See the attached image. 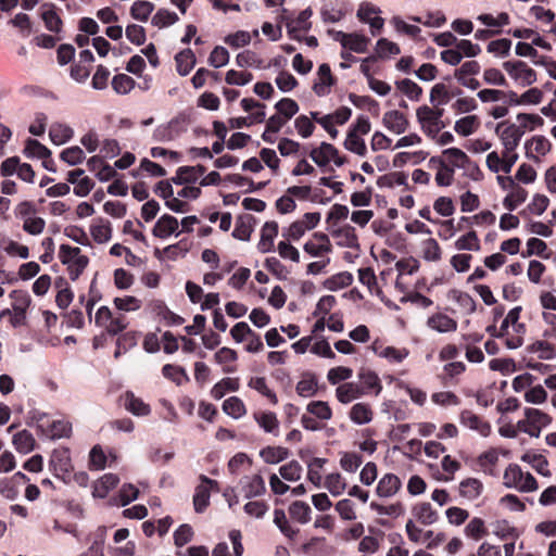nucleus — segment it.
Returning <instances> with one entry per match:
<instances>
[{
	"mask_svg": "<svg viewBox=\"0 0 556 556\" xmlns=\"http://www.w3.org/2000/svg\"><path fill=\"white\" fill-rule=\"evenodd\" d=\"M112 88L118 94L129 93L136 86L134 78L126 74H116L112 79Z\"/></svg>",
	"mask_w": 556,
	"mask_h": 556,
	"instance_id": "5fc2aeb1",
	"label": "nucleus"
},
{
	"mask_svg": "<svg viewBox=\"0 0 556 556\" xmlns=\"http://www.w3.org/2000/svg\"><path fill=\"white\" fill-rule=\"evenodd\" d=\"M254 419L258 426L267 433L278 435L279 422L277 416L273 412L255 413Z\"/></svg>",
	"mask_w": 556,
	"mask_h": 556,
	"instance_id": "7c9ffc66",
	"label": "nucleus"
},
{
	"mask_svg": "<svg viewBox=\"0 0 556 556\" xmlns=\"http://www.w3.org/2000/svg\"><path fill=\"white\" fill-rule=\"evenodd\" d=\"M427 325L440 333L452 332L457 329V321L442 313L430 316Z\"/></svg>",
	"mask_w": 556,
	"mask_h": 556,
	"instance_id": "6ab92c4d",
	"label": "nucleus"
},
{
	"mask_svg": "<svg viewBox=\"0 0 556 556\" xmlns=\"http://www.w3.org/2000/svg\"><path fill=\"white\" fill-rule=\"evenodd\" d=\"M311 159L318 167H326L337 156V148L328 142H321L319 148H314L309 153Z\"/></svg>",
	"mask_w": 556,
	"mask_h": 556,
	"instance_id": "f3484780",
	"label": "nucleus"
},
{
	"mask_svg": "<svg viewBox=\"0 0 556 556\" xmlns=\"http://www.w3.org/2000/svg\"><path fill=\"white\" fill-rule=\"evenodd\" d=\"M74 136V130L62 123H54L50 126L49 138L55 146H62L68 142Z\"/></svg>",
	"mask_w": 556,
	"mask_h": 556,
	"instance_id": "5701e85b",
	"label": "nucleus"
},
{
	"mask_svg": "<svg viewBox=\"0 0 556 556\" xmlns=\"http://www.w3.org/2000/svg\"><path fill=\"white\" fill-rule=\"evenodd\" d=\"M464 532L467 538L478 541L488 533V530L485 528L484 520L475 517L467 523V526L464 529Z\"/></svg>",
	"mask_w": 556,
	"mask_h": 556,
	"instance_id": "6e6d98bb",
	"label": "nucleus"
},
{
	"mask_svg": "<svg viewBox=\"0 0 556 556\" xmlns=\"http://www.w3.org/2000/svg\"><path fill=\"white\" fill-rule=\"evenodd\" d=\"M236 64L239 67L264 68L263 60L252 50H244L238 53Z\"/></svg>",
	"mask_w": 556,
	"mask_h": 556,
	"instance_id": "8fccbe9b",
	"label": "nucleus"
},
{
	"mask_svg": "<svg viewBox=\"0 0 556 556\" xmlns=\"http://www.w3.org/2000/svg\"><path fill=\"white\" fill-rule=\"evenodd\" d=\"M478 125L479 117L477 115H467L455 122L454 130L463 137H468L475 132Z\"/></svg>",
	"mask_w": 556,
	"mask_h": 556,
	"instance_id": "a18cd8bd",
	"label": "nucleus"
},
{
	"mask_svg": "<svg viewBox=\"0 0 556 556\" xmlns=\"http://www.w3.org/2000/svg\"><path fill=\"white\" fill-rule=\"evenodd\" d=\"M137 345V336L134 331L124 332L116 340L114 357L118 358L123 353Z\"/></svg>",
	"mask_w": 556,
	"mask_h": 556,
	"instance_id": "4d7b16f0",
	"label": "nucleus"
},
{
	"mask_svg": "<svg viewBox=\"0 0 556 556\" xmlns=\"http://www.w3.org/2000/svg\"><path fill=\"white\" fill-rule=\"evenodd\" d=\"M412 514L417 521L425 526L433 525L439 519L438 513L428 502L415 505L412 509Z\"/></svg>",
	"mask_w": 556,
	"mask_h": 556,
	"instance_id": "4be33fe9",
	"label": "nucleus"
},
{
	"mask_svg": "<svg viewBox=\"0 0 556 556\" xmlns=\"http://www.w3.org/2000/svg\"><path fill=\"white\" fill-rule=\"evenodd\" d=\"M331 235L338 238V245L359 250L358 237L355 228L349 224L331 230Z\"/></svg>",
	"mask_w": 556,
	"mask_h": 556,
	"instance_id": "ddd939ff",
	"label": "nucleus"
},
{
	"mask_svg": "<svg viewBox=\"0 0 556 556\" xmlns=\"http://www.w3.org/2000/svg\"><path fill=\"white\" fill-rule=\"evenodd\" d=\"M154 10V4L147 0H137L130 8V16L140 22H147Z\"/></svg>",
	"mask_w": 556,
	"mask_h": 556,
	"instance_id": "c03bdc74",
	"label": "nucleus"
},
{
	"mask_svg": "<svg viewBox=\"0 0 556 556\" xmlns=\"http://www.w3.org/2000/svg\"><path fill=\"white\" fill-rule=\"evenodd\" d=\"M124 406L132 415L139 417L148 416L151 413L150 405L144 403L140 397H137L131 391L125 392Z\"/></svg>",
	"mask_w": 556,
	"mask_h": 556,
	"instance_id": "a211bd4d",
	"label": "nucleus"
},
{
	"mask_svg": "<svg viewBox=\"0 0 556 556\" xmlns=\"http://www.w3.org/2000/svg\"><path fill=\"white\" fill-rule=\"evenodd\" d=\"M162 374L165 378L172 380L177 386H181L184 382L189 381V377L181 366L166 364L162 368Z\"/></svg>",
	"mask_w": 556,
	"mask_h": 556,
	"instance_id": "09e8293b",
	"label": "nucleus"
},
{
	"mask_svg": "<svg viewBox=\"0 0 556 556\" xmlns=\"http://www.w3.org/2000/svg\"><path fill=\"white\" fill-rule=\"evenodd\" d=\"M317 75L320 80L315 81L312 89L317 97H326L330 93V88L337 84V78L332 75L328 63H321L318 66Z\"/></svg>",
	"mask_w": 556,
	"mask_h": 556,
	"instance_id": "39448f33",
	"label": "nucleus"
},
{
	"mask_svg": "<svg viewBox=\"0 0 556 556\" xmlns=\"http://www.w3.org/2000/svg\"><path fill=\"white\" fill-rule=\"evenodd\" d=\"M357 376L362 383L361 392L363 394L374 391L375 395H379L382 390V386L379 376L375 371L362 368Z\"/></svg>",
	"mask_w": 556,
	"mask_h": 556,
	"instance_id": "4468645a",
	"label": "nucleus"
},
{
	"mask_svg": "<svg viewBox=\"0 0 556 556\" xmlns=\"http://www.w3.org/2000/svg\"><path fill=\"white\" fill-rule=\"evenodd\" d=\"M460 424L470 430L479 432L486 438L491 434V425L469 409H464L459 415Z\"/></svg>",
	"mask_w": 556,
	"mask_h": 556,
	"instance_id": "0eeeda50",
	"label": "nucleus"
},
{
	"mask_svg": "<svg viewBox=\"0 0 556 556\" xmlns=\"http://www.w3.org/2000/svg\"><path fill=\"white\" fill-rule=\"evenodd\" d=\"M503 68L522 87L531 86L536 81L535 71L523 61H506L503 63Z\"/></svg>",
	"mask_w": 556,
	"mask_h": 556,
	"instance_id": "7ed1b4c3",
	"label": "nucleus"
},
{
	"mask_svg": "<svg viewBox=\"0 0 556 556\" xmlns=\"http://www.w3.org/2000/svg\"><path fill=\"white\" fill-rule=\"evenodd\" d=\"M256 225V218L251 214H241L237 217L231 236L241 241H249Z\"/></svg>",
	"mask_w": 556,
	"mask_h": 556,
	"instance_id": "9d476101",
	"label": "nucleus"
},
{
	"mask_svg": "<svg viewBox=\"0 0 556 556\" xmlns=\"http://www.w3.org/2000/svg\"><path fill=\"white\" fill-rule=\"evenodd\" d=\"M526 350L531 354L540 352L539 358L544 361H551L556 356L555 346L552 343L543 340L533 342L532 344L528 345Z\"/></svg>",
	"mask_w": 556,
	"mask_h": 556,
	"instance_id": "79ce46f5",
	"label": "nucleus"
},
{
	"mask_svg": "<svg viewBox=\"0 0 556 556\" xmlns=\"http://www.w3.org/2000/svg\"><path fill=\"white\" fill-rule=\"evenodd\" d=\"M248 386L263 396L267 397L273 404L278 403V397L276 393L267 387L266 379L264 377H253L250 379Z\"/></svg>",
	"mask_w": 556,
	"mask_h": 556,
	"instance_id": "e2e57ef3",
	"label": "nucleus"
},
{
	"mask_svg": "<svg viewBox=\"0 0 556 556\" xmlns=\"http://www.w3.org/2000/svg\"><path fill=\"white\" fill-rule=\"evenodd\" d=\"M90 235L97 243H105L112 238L111 223L103 218H97L90 226Z\"/></svg>",
	"mask_w": 556,
	"mask_h": 556,
	"instance_id": "412c9836",
	"label": "nucleus"
},
{
	"mask_svg": "<svg viewBox=\"0 0 556 556\" xmlns=\"http://www.w3.org/2000/svg\"><path fill=\"white\" fill-rule=\"evenodd\" d=\"M139 496V490L131 483H125L118 491L117 497L114 498V504L125 507L131 502L136 501Z\"/></svg>",
	"mask_w": 556,
	"mask_h": 556,
	"instance_id": "37998d69",
	"label": "nucleus"
},
{
	"mask_svg": "<svg viewBox=\"0 0 556 556\" xmlns=\"http://www.w3.org/2000/svg\"><path fill=\"white\" fill-rule=\"evenodd\" d=\"M521 460L530 464L539 475L543 477L551 476V471L547 469L548 460L545 456L527 452L521 456Z\"/></svg>",
	"mask_w": 556,
	"mask_h": 556,
	"instance_id": "473e14b6",
	"label": "nucleus"
},
{
	"mask_svg": "<svg viewBox=\"0 0 556 556\" xmlns=\"http://www.w3.org/2000/svg\"><path fill=\"white\" fill-rule=\"evenodd\" d=\"M72 432V426L64 420H48L41 435L51 440L68 438Z\"/></svg>",
	"mask_w": 556,
	"mask_h": 556,
	"instance_id": "dca6fc26",
	"label": "nucleus"
},
{
	"mask_svg": "<svg viewBox=\"0 0 556 556\" xmlns=\"http://www.w3.org/2000/svg\"><path fill=\"white\" fill-rule=\"evenodd\" d=\"M201 484H199L193 494V507L194 511L202 514L210 505L211 491H218V482L208 478L205 475L199 477Z\"/></svg>",
	"mask_w": 556,
	"mask_h": 556,
	"instance_id": "f03ea898",
	"label": "nucleus"
},
{
	"mask_svg": "<svg viewBox=\"0 0 556 556\" xmlns=\"http://www.w3.org/2000/svg\"><path fill=\"white\" fill-rule=\"evenodd\" d=\"M337 399L342 404H348L355 399H358L363 393L361 388L352 382L343 383L336 390Z\"/></svg>",
	"mask_w": 556,
	"mask_h": 556,
	"instance_id": "58836bf2",
	"label": "nucleus"
},
{
	"mask_svg": "<svg viewBox=\"0 0 556 556\" xmlns=\"http://www.w3.org/2000/svg\"><path fill=\"white\" fill-rule=\"evenodd\" d=\"M370 39L365 35L354 31L350 33L348 41L343 43V49L354 53H365L368 50Z\"/></svg>",
	"mask_w": 556,
	"mask_h": 556,
	"instance_id": "c756f323",
	"label": "nucleus"
},
{
	"mask_svg": "<svg viewBox=\"0 0 556 556\" xmlns=\"http://www.w3.org/2000/svg\"><path fill=\"white\" fill-rule=\"evenodd\" d=\"M178 226L179 223L175 216L164 214L155 223L152 229V235L160 239H166L172 235L177 237L181 233V231L178 230Z\"/></svg>",
	"mask_w": 556,
	"mask_h": 556,
	"instance_id": "423d86ee",
	"label": "nucleus"
},
{
	"mask_svg": "<svg viewBox=\"0 0 556 556\" xmlns=\"http://www.w3.org/2000/svg\"><path fill=\"white\" fill-rule=\"evenodd\" d=\"M525 416L530 426L547 427L553 420L548 414L531 407L525 408Z\"/></svg>",
	"mask_w": 556,
	"mask_h": 556,
	"instance_id": "680f3d73",
	"label": "nucleus"
},
{
	"mask_svg": "<svg viewBox=\"0 0 556 556\" xmlns=\"http://www.w3.org/2000/svg\"><path fill=\"white\" fill-rule=\"evenodd\" d=\"M289 450L282 446H266L260 451V456L266 464H278L289 457Z\"/></svg>",
	"mask_w": 556,
	"mask_h": 556,
	"instance_id": "cd10ccee",
	"label": "nucleus"
},
{
	"mask_svg": "<svg viewBox=\"0 0 556 556\" xmlns=\"http://www.w3.org/2000/svg\"><path fill=\"white\" fill-rule=\"evenodd\" d=\"M344 148L359 156H366L367 147L365 140L361 138L358 135L352 134L348 131L346 138L344 140Z\"/></svg>",
	"mask_w": 556,
	"mask_h": 556,
	"instance_id": "13d9d810",
	"label": "nucleus"
},
{
	"mask_svg": "<svg viewBox=\"0 0 556 556\" xmlns=\"http://www.w3.org/2000/svg\"><path fill=\"white\" fill-rule=\"evenodd\" d=\"M301 552L306 556H326V539L314 536L301 546Z\"/></svg>",
	"mask_w": 556,
	"mask_h": 556,
	"instance_id": "e433bc0d",
	"label": "nucleus"
},
{
	"mask_svg": "<svg viewBox=\"0 0 556 556\" xmlns=\"http://www.w3.org/2000/svg\"><path fill=\"white\" fill-rule=\"evenodd\" d=\"M279 226L275 220L266 222L261 230V239L257 243V250L261 253L274 251V240L278 235Z\"/></svg>",
	"mask_w": 556,
	"mask_h": 556,
	"instance_id": "9b49d317",
	"label": "nucleus"
},
{
	"mask_svg": "<svg viewBox=\"0 0 556 556\" xmlns=\"http://www.w3.org/2000/svg\"><path fill=\"white\" fill-rule=\"evenodd\" d=\"M451 100V93L443 83L435 84L430 91V102L435 105H444Z\"/></svg>",
	"mask_w": 556,
	"mask_h": 556,
	"instance_id": "774afa93",
	"label": "nucleus"
},
{
	"mask_svg": "<svg viewBox=\"0 0 556 556\" xmlns=\"http://www.w3.org/2000/svg\"><path fill=\"white\" fill-rule=\"evenodd\" d=\"M296 393L302 397H311L317 393V378L313 372H304L296 384Z\"/></svg>",
	"mask_w": 556,
	"mask_h": 556,
	"instance_id": "c85d7f7f",
	"label": "nucleus"
},
{
	"mask_svg": "<svg viewBox=\"0 0 556 556\" xmlns=\"http://www.w3.org/2000/svg\"><path fill=\"white\" fill-rule=\"evenodd\" d=\"M399 90H401L409 100L419 101L422 96V88L409 78H403L395 81Z\"/></svg>",
	"mask_w": 556,
	"mask_h": 556,
	"instance_id": "a19ab883",
	"label": "nucleus"
},
{
	"mask_svg": "<svg viewBox=\"0 0 556 556\" xmlns=\"http://www.w3.org/2000/svg\"><path fill=\"white\" fill-rule=\"evenodd\" d=\"M455 248L459 251H479L480 241L475 230L468 231L455 241Z\"/></svg>",
	"mask_w": 556,
	"mask_h": 556,
	"instance_id": "3c124183",
	"label": "nucleus"
},
{
	"mask_svg": "<svg viewBox=\"0 0 556 556\" xmlns=\"http://www.w3.org/2000/svg\"><path fill=\"white\" fill-rule=\"evenodd\" d=\"M402 486L401 479L394 473H386L378 481L376 494L379 497L388 498L395 495Z\"/></svg>",
	"mask_w": 556,
	"mask_h": 556,
	"instance_id": "f8f14e48",
	"label": "nucleus"
},
{
	"mask_svg": "<svg viewBox=\"0 0 556 556\" xmlns=\"http://www.w3.org/2000/svg\"><path fill=\"white\" fill-rule=\"evenodd\" d=\"M60 159L70 166H75L85 160V153L78 146H73L64 149L60 153Z\"/></svg>",
	"mask_w": 556,
	"mask_h": 556,
	"instance_id": "69168bd1",
	"label": "nucleus"
},
{
	"mask_svg": "<svg viewBox=\"0 0 556 556\" xmlns=\"http://www.w3.org/2000/svg\"><path fill=\"white\" fill-rule=\"evenodd\" d=\"M119 482V478L115 473H105L98 482L94 490V495L101 498L105 497L108 493L114 489Z\"/></svg>",
	"mask_w": 556,
	"mask_h": 556,
	"instance_id": "603ef678",
	"label": "nucleus"
},
{
	"mask_svg": "<svg viewBox=\"0 0 556 556\" xmlns=\"http://www.w3.org/2000/svg\"><path fill=\"white\" fill-rule=\"evenodd\" d=\"M382 123L389 131L396 135L404 134L409 126L406 116L397 110L386 112L382 117Z\"/></svg>",
	"mask_w": 556,
	"mask_h": 556,
	"instance_id": "1a4fd4ad",
	"label": "nucleus"
},
{
	"mask_svg": "<svg viewBox=\"0 0 556 556\" xmlns=\"http://www.w3.org/2000/svg\"><path fill=\"white\" fill-rule=\"evenodd\" d=\"M12 443L15 450L22 454L30 453L35 447V439L28 430L18 431L13 435Z\"/></svg>",
	"mask_w": 556,
	"mask_h": 556,
	"instance_id": "2f4dec72",
	"label": "nucleus"
},
{
	"mask_svg": "<svg viewBox=\"0 0 556 556\" xmlns=\"http://www.w3.org/2000/svg\"><path fill=\"white\" fill-rule=\"evenodd\" d=\"M447 298L455 301L460 307L465 308L467 311V314L475 313L477 308L476 301L467 292H463L457 289H452L448 291Z\"/></svg>",
	"mask_w": 556,
	"mask_h": 556,
	"instance_id": "ea45409f",
	"label": "nucleus"
},
{
	"mask_svg": "<svg viewBox=\"0 0 556 556\" xmlns=\"http://www.w3.org/2000/svg\"><path fill=\"white\" fill-rule=\"evenodd\" d=\"M375 51L380 59H386L389 55H397L401 53L400 46L387 38H380L377 40Z\"/></svg>",
	"mask_w": 556,
	"mask_h": 556,
	"instance_id": "0e129e2a",
	"label": "nucleus"
},
{
	"mask_svg": "<svg viewBox=\"0 0 556 556\" xmlns=\"http://www.w3.org/2000/svg\"><path fill=\"white\" fill-rule=\"evenodd\" d=\"M12 299V311L18 313H26L31 303V298L26 290H13L9 294Z\"/></svg>",
	"mask_w": 556,
	"mask_h": 556,
	"instance_id": "49530a36",
	"label": "nucleus"
},
{
	"mask_svg": "<svg viewBox=\"0 0 556 556\" xmlns=\"http://www.w3.org/2000/svg\"><path fill=\"white\" fill-rule=\"evenodd\" d=\"M41 18L46 28L52 33H60L62 30L63 22L56 13V7L53 3L46 2L41 5Z\"/></svg>",
	"mask_w": 556,
	"mask_h": 556,
	"instance_id": "2eb2a0df",
	"label": "nucleus"
},
{
	"mask_svg": "<svg viewBox=\"0 0 556 556\" xmlns=\"http://www.w3.org/2000/svg\"><path fill=\"white\" fill-rule=\"evenodd\" d=\"M178 15L167 9H159L152 17V25L159 28H164L174 25L178 22Z\"/></svg>",
	"mask_w": 556,
	"mask_h": 556,
	"instance_id": "864d4df0",
	"label": "nucleus"
},
{
	"mask_svg": "<svg viewBox=\"0 0 556 556\" xmlns=\"http://www.w3.org/2000/svg\"><path fill=\"white\" fill-rule=\"evenodd\" d=\"M176 70L180 76H187L197 63L195 54L190 48L179 51L175 55Z\"/></svg>",
	"mask_w": 556,
	"mask_h": 556,
	"instance_id": "aec40b11",
	"label": "nucleus"
},
{
	"mask_svg": "<svg viewBox=\"0 0 556 556\" xmlns=\"http://www.w3.org/2000/svg\"><path fill=\"white\" fill-rule=\"evenodd\" d=\"M517 121L520 123L519 125L500 122L495 126V134L500 137L507 153L518 148L526 130H534L544 124V119L540 115L531 113H518Z\"/></svg>",
	"mask_w": 556,
	"mask_h": 556,
	"instance_id": "f257e3e1",
	"label": "nucleus"
},
{
	"mask_svg": "<svg viewBox=\"0 0 556 556\" xmlns=\"http://www.w3.org/2000/svg\"><path fill=\"white\" fill-rule=\"evenodd\" d=\"M289 515L292 520L301 525H306L312 519V508L306 502L294 501L289 506Z\"/></svg>",
	"mask_w": 556,
	"mask_h": 556,
	"instance_id": "b1692460",
	"label": "nucleus"
},
{
	"mask_svg": "<svg viewBox=\"0 0 556 556\" xmlns=\"http://www.w3.org/2000/svg\"><path fill=\"white\" fill-rule=\"evenodd\" d=\"M276 111L287 121L291 119L300 110L299 104L291 98H282L275 104Z\"/></svg>",
	"mask_w": 556,
	"mask_h": 556,
	"instance_id": "bf43d9fd",
	"label": "nucleus"
},
{
	"mask_svg": "<svg viewBox=\"0 0 556 556\" xmlns=\"http://www.w3.org/2000/svg\"><path fill=\"white\" fill-rule=\"evenodd\" d=\"M525 472L517 464H510L504 472V485L508 489H517L519 483L522 481Z\"/></svg>",
	"mask_w": 556,
	"mask_h": 556,
	"instance_id": "de8ad7c7",
	"label": "nucleus"
},
{
	"mask_svg": "<svg viewBox=\"0 0 556 556\" xmlns=\"http://www.w3.org/2000/svg\"><path fill=\"white\" fill-rule=\"evenodd\" d=\"M239 378H223L220 381L213 386L211 395L215 400H220L224 397L227 391L236 392L239 390Z\"/></svg>",
	"mask_w": 556,
	"mask_h": 556,
	"instance_id": "72a5a7b5",
	"label": "nucleus"
},
{
	"mask_svg": "<svg viewBox=\"0 0 556 556\" xmlns=\"http://www.w3.org/2000/svg\"><path fill=\"white\" fill-rule=\"evenodd\" d=\"M354 277L350 271H341L328 277L323 286L329 291H338L353 283Z\"/></svg>",
	"mask_w": 556,
	"mask_h": 556,
	"instance_id": "bb28decb",
	"label": "nucleus"
},
{
	"mask_svg": "<svg viewBox=\"0 0 556 556\" xmlns=\"http://www.w3.org/2000/svg\"><path fill=\"white\" fill-rule=\"evenodd\" d=\"M325 486L333 496H339L344 492L346 483L339 472H334L327 475Z\"/></svg>",
	"mask_w": 556,
	"mask_h": 556,
	"instance_id": "338daca9",
	"label": "nucleus"
},
{
	"mask_svg": "<svg viewBox=\"0 0 556 556\" xmlns=\"http://www.w3.org/2000/svg\"><path fill=\"white\" fill-rule=\"evenodd\" d=\"M240 484L244 498L251 500L266 493L265 481L261 475L243 477L240 479Z\"/></svg>",
	"mask_w": 556,
	"mask_h": 556,
	"instance_id": "6e6552de",
	"label": "nucleus"
},
{
	"mask_svg": "<svg viewBox=\"0 0 556 556\" xmlns=\"http://www.w3.org/2000/svg\"><path fill=\"white\" fill-rule=\"evenodd\" d=\"M223 412L233 419H239L247 414L243 401L238 396H230L223 403Z\"/></svg>",
	"mask_w": 556,
	"mask_h": 556,
	"instance_id": "f704fd0d",
	"label": "nucleus"
},
{
	"mask_svg": "<svg viewBox=\"0 0 556 556\" xmlns=\"http://www.w3.org/2000/svg\"><path fill=\"white\" fill-rule=\"evenodd\" d=\"M483 491L482 482L477 478H466L459 483L460 496L468 500L478 498Z\"/></svg>",
	"mask_w": 556,
	"mask_h": 556,
	"instance_id": "a878e982",
	"label": "nucleus"
},
{
	"mask_svg": "<svg viewBox=\"0 0 556 556\" xmlns=\"http://www.w3.org/2000/svg\"><path fill=\"white\" fill-rule=\"evenodd\" d=\"M306 410L321 420H329L332 417V409L325 401H312L307 404Z\"/></svg>",
	"mask_w": 556,
	"mask_h": 556,
	"instance_id": "052dcab7",
	"label": "nucleus"
},
{
	"mask_svg": "<svg viewBox=\"0 0 556 556\" xmlns=\"http://www.w3.org/2000/svg\"><path fill=\"white\" fill-rule=\"evenodd\" d=\"M49 467L56 478L62 479L64 482H68L71 480V472L73 469L70 451L66 448L54 450L49 462Z\"/></svg>",
	"mask_w": 556,
	"mask_h": 556,
	"instance_id": "20e7f679",
	"label": "nucleus"
},
{
	"mask_svg": "<svg viewBox=\"0 0 556 556\" xmlns=\"http://www.w3.org/2000/svg\"><path fill=\"white\" fill-rule=\"evenodd\" d=\"M527 198L528 191L525 188L517 185L515 188H513V191L504 198L503 205L506 210L513 212L521 203H523L527 200Z\"/></svg>",
	"mask_w": 556,
	"mask_h": 556,
	"instance_id": "4c0bfd02",
	"label": "nucleus"
},
{
	"mask_svg": "<svg viewBox=\"0 0 556 556\" xmlns=\"http://www.w3.org/2000/svg\"><path fill=\"white\" fill-rule=\"evenodd\" d=\"M350 418L356 425L369 424L372 419L370 406L365 403H356L350 410Z\"/></svg>",
	"mask_w": 556,
	"mask_h": 556,
	"instance_id": "c9c22d12",
	"label": "nucleus"
},
{
	"mask_svg": "<svg viewBox=\"0 0 556 556\" xmlns=\"http://www.w3.org/2000/svg\"><path fill=\"white\" fill-rule=\"evenodd\" d=\"M23 153L28 159H49L51 157V150L48 149L37 139L28 138L25 141Z\"/></svg>",
	"mask_w": 556,
	"mask_h": 556,
	"instance_id": "393cba45",
	"label": "nucleus"
}]
</instances>
